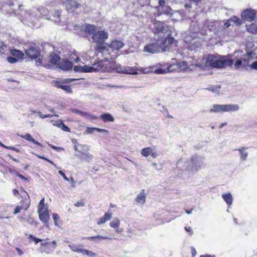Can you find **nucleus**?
<instances>
[{
	"instance_id": "nucleus-60",
	"label": "nucleus",
	"mask_w": 257,
	"mask_h": 257,
	"mask_svg": "<svg viewBox=\"0 0 257 257\" xmlns=\"http://www.w3.org/2000/svg\"><path fill=\"white\" fill-rule=\"evenodd\" d=\"M96 131V127H87L86 132L88 134H92Z\"/></svg>"
},
{
	"instance_id": "nucleus-9",
	"label": "nucleus",
	"mask_w": 257,
	"mask_h": 257,
	"mask_svg": "<svg viewBox=\"0 0 257 257\" xmlns=\"http://www.w3.org/2000/svg\"><path fill=\"white\" fill-rule=\"evenodd\" d=\"M62 5L68 13H73L81 7L78 0H61Z\"/></svg>"
},
{
	"instance_id": "nucleus-5",
	"label": "nucleus",
	"mask_w": 257,
	"mask_h": 257,
	"mask_svg": "<svg viewBox=\"0 0 257 257\" xmlns=\"http://www.w3.org/2000/svg\"><path fill=\"white\" fill-rule=\"evenodd\" d=\"M169 1L150 0L149 4L157 10L155 13L156 16H160L162 15H169L172 9L166 4Z\"/></svg>"
},
{
	"instance_id": "nucleus-38",
	"label": "nucleus",
	"mask_w": 257,
	"mask_h": 257,
	"mask_svg": "<svg viewBox=\"0 0 257 257\" xmlns=\"http://www.w3.org/2000/svg\"><path fill=\"white\" fill-rule=\"evenodd\" d=\"M246 30L247 32L252 34H257V25L254 23L246 25Z\"/></svg>"
},
{
	"instance_id": "nucleus-42",
	"label": "nucleus",
	"mask_w": 257,
	"mask_h": 257,
	"mask_svg": "<svg viewBox=\"0 0 257 257\" xmlns=\"http://www.w3.org/2000/svg\"><path fill=\"white\" fill-rule=\"evenodd\" d=\"M56 86L57 87L61 88L62 89L66 91V92H67L68 93L71 92V88L70 87V86H69L68 85H62V84H60L59 82H57L56 83Z\"/></svg>"
},
{
	"instance_id": "nucleus-63",
	"label": "nucleus",
	"mask_w": 257,
	"mask_h": 257,
	"mask_svg": "<svg viewBox=\"0 0 257 257\" xmlns=\"http://www.w3.org/2000/svg\"><path fill=\"white\" fill-rule=\"evenodd\" d=\"M58 173L59 175H60L65 180L67 181H69V179L68 178L66 175H65V174L62 171H58Z\"/></svg>"
},
{
	"instance_id": "nucleus-59",
	"label": "nucleus",
	"mask_w": 257,
	"mask_h": 257,
	"mask_svg": "<svg viewBox=\"0 0 257 257\" xmlns=\"http://www.w3.org/2000/svg\"><path fill=\"white\" fill-rule=\"evenodd\" d=\"M60 128H61L62 130L67 132H70V128L68 127H67L66 125H65L63 122L62 123V124H60Z\"/></svg>"
},
{
	"instance_id": "nucleus-30",
	"label": "nucleus",
	"mask_w": 257,
	"mask_h": 257,
	"mask_svg": "<svg viewBox=\"0 0 257 257\" xmlns=\"http://www.w3.org/2000/svg\"><path fill=\"white\" fill-rule=\"evenodd\" d=\"M82 29L87 34H94L95 27L92 25H85L82 26Z\"/></svg>"
},
{
	"instance_id": "nucleus-11",
	"label": "nucleus",
	"mask_w": 257,
	"mask_h": 257,
	"mask_svg": "<svg viewBox=\"0 0 257 257\" xmlns=\"http://www.w3.org/2000/svg\"><path fill=\"white\" fill-rule=\"evenodd\" d=\"M256 14V10L252 9H247L242 12L241 17L244 20L251 22L254 20Z\"/></svg>"
},
{
	"instance_id": "nucleus-14",
	"label": "nucleus",
	"mask_w": 257,
	"mask_h": 257,
	"mask_svg": "<svg viewBox=\"0 0 257 257\" xmlns=\"http://www.w3.org/2000/svg\"><path fill=\"white\" fill-rule=\"evenodd\" d=\"M188 69L187 63L186 62H181L177 64H173L168 67V71H185Z\"/></svg>"
},
{
	"instance_id": "nucleus-28",
	"label": "nucleus",
	"mask_w": 257,
	"mask_h": 257,
	"mask_svg": "<svg viewBox=\"0 0 257 257\" xmlns=\"http://www.w3.org/2000/svg\"><path fill=\"white\" fill-rule=\"evenodd\" d=\"M10 52L12 57L17 58L19 60L23 58L24 54L20 50L16 49H11Z\"/></svg>"
},
{
	"instance_id": "nucleus-10",
	"label": "nucleus",
	"mask_w": 257,
	"mask_h": 257,
	"mask_svg": "<svg viewBox=\"0 0 257 257\" xmlns=\"http://www.w3.org/2000/svg\"><path fill=\"white\" fill-rule=\"evenodd\" d=\"M56 241L53 240L52 242H43L41 243L40 250L41 252L47 254L51 253L56 248Z\"/></svg>"
},
{
	"instance_id": "nucleus-37",
	"label": "nucleus",
	"mask_w": 257,
	"mask_h": 257,
	"mask_svg": "<svg viewBox=\"0 0 257 257\" xmlns=\"http://www.w3.org/2000/svg\"><path fill=\"white\" fill-rule=\"evenodd\" d=\"M154 151V149L151 147H147L143 148L141 151V155L145 157H148L149 155H151L152 153V152Z\"/></svg>"
},
{
	"instance_id": "nucleus-31",
	"label": "nucleus",
	"mask_w": 257,
	"mask_h": 257,
	"mask_svg": "<svg viewBox=\"0 0 257 257\" xmlns=\"http://www.w3.org/2000/svg\"><path fill=\"white\" fill-rule=\"evenodd\" d=\"M247 150V148L245 147H241V148L238 149V151L240 154V159L243 161H245L248 156Z\"/></svg>"
},
{
	"instance_id": "nucleus-29",
	"label": "nucleus",
	"mask_w": 257,
	"mask_h": 257,
	"mask_svg": "<svg viewBox=\"0 0 257 257\" xmlns=\"http://www.w3.org/2000/svg\"><path fill=\"white\" fill-rule=\"evenodd\" d=\"M22 17H23L24 21L32 22V23L35 22V18L32 16L31 13L25 12L24 14H22Z\"/></svg>"
},
{
	"instance_id": "nucleus-7",
	"label": "nucleus",
	"mask_w": 257,
	"mask_h": 257,
	"mask_svg": "<svg viewBox=\"0 0 257 257\" xmlns=\"http://www.w3.org/2000/svg\"><path fill=\"white\" fill-rule=\"evenodd\" d=\"M60 62L59 55L55 53H52L47 59L45 58L41 60L40 63L44 67L47 68H50L52 65L58 66V63Z\"/></svg>"
},
{
	"instance_id": "nucleus-52",
	"label": "nucleus",
	"mask_w": 257,
	"mask_h": 257,
	"mask_svg": "<svg viewBox=\"0 0 257 257\" xmlns=\"http://www.w3.org/2000/svg\"><path fill=\"white\" fill-rule=\"evenodd\" d=\"M71 111L74 113H75L78 115H81L82 117H84V115H85V112L81 111L78 109H76L74 108H72L70 109Z\"/></svg>"
},
{
	"instance_id": "nucleus-16",
	"label": "nucleus",
	"mask_w": 257,
	"mask_h": 257,
	"mask_svg": "<svg viewBox=\"0 0 257 257\" xmlns=\"http://www.w3.org/2000/svg\"><path fill=\"white\" fill-rule=\"evenodd\" d=\"M74 70L76 72L90 73L93 72L92 66L87 65L75 66L74 67Z\"/></svg>"
},
{
	"instance_id": "nucleus-4",
	"label": "nucleus",
	"mask_w": 257,
	"mask_h": 257,
	"mask_svg": "<svg viewBox=\"0 0 257 257\" xmlns=\"http://www.w3.org/2000/svg\"><path fill=\"white\" fill-rule=\"evenodd\" d=\"M108 33L105 31H99L93 34L92 39L93 41L98 44L94 47L95 49L99 52L101 53L103 55L106 53L109 54L108 49L103 46L104 42L108 38Z\"/></svg>"
},
{
	"instance_id": "nucleus-40",
	"label": "nucleus",
	"mask_w": 257,
	"mask_h": 257,
	"mask_svg": "<svg viewBox=\"0 0 257 257\" xmlns=\"http://www.w3.org/2000/svg\"><path fill=\"white\" fill-rule=\"evenodd\" d=\"M46 210H48V209L45 206L44 198H43L39 202V205L38 207V212Z\"/></svg>"
},
{
	"instance_id": "nucleus-13",
	"label": "nucleus",
	"mask_w": 257,
	"mask_h": 257,
	"mask_svg": "<svg viewBox=\"0 0 257 257\" xmlns=\"http://www.w3.org/2000/svg\"><path fill=\"white\" fill-rule=\"evenodd\" d=\"M152 23V29L155 34L164 33L166 31L167 27L165 24L163 22L154 20Z\"/></svg>"
},
{
	"instance_id": "nucleus-8",
	"label": "nucleus",
	"mask_w": 257,
	"mask_h": 257,
	"mask_svg": "<svg viewBox=\"0 0 257 257\" xmlns=\"http://www.w3.org/2000/svg\"><path fill=\"white\" fill-rule=\"evenodd\" d=\"M92 67L93 72L96 71H109L111 69V64L109 61L107 60H101L94 63Z\"/></svg>"
},
{
	"instance_id": "nucleus-6",
	"label": "nucleus",
	"mask_w": 257,
	"mask_h": 257,
	"mask_svg": "<svg viewBox=\"0 0 257 257\" xmlns=\"http://www.w3.org/2000/svg\"><path fill=\"white\" fill-rule=\"evenodd\" d=\"M239 109L237 104H214L210 111L212 112H223L229 111H235Z\"/></svg>"
},
{
	"instance_id": "nucleus-21",
	"label": "nucleus",
	"mask_w": 257,
	"mask_h": 257,
	"mask_svg": "<svg viewBox=\"0 0 257 257\" xmlns=\"http://www.w3.org/2000/svg\"><path fill=\"white\" fill-rule=\"evenodd\" d=\"M120 220L119 219L116 217L113 218V219L110 222L109 225L111 227L115 229V232L117 233H120L122 231V229H119L120 226Z\"/></svg>"
},
{
	"instance_id": "nucleus-50",
	"label": "nucleus",
	"mask_w": 257,
	"mask_h": 257,
	"mask_svg": "<svg viewBox=\"0 0 257 257\" xmlns=\"http://www.w3.org/2000/svg\"><path fill=\"white\" fill-rule=\"evenodd\" d=\"M115 69L116 71L120 73H124L125 67H122L120 65H116L115 66Z\"/></svg>"
},
{
	"instance_id": "nucleus-54",
	"label": "nucleus",
	"mask_w": 257,
	"mask_h": 257,
	"mask_svg": "<svg viewBox=\"0 0 257 257\" xmlns=\"http://www.w3.org/2000/svg\"><path fill=\"white\" fill-rule=\"evenodd\" d=\"M61 12V11L59 10L55 11L54 13L53 17L54 18H56L58 20H59V17L60 16ZM54 21L55 22H60L59 20H55Z\"/></svg>"
},
{
	"instance_id": "nucleus-53",
	"label": "nucleus",
	"mask_w": 257,
	"mask_h": 257,
	"mask_svg": "<svg viewBox=\"0 0 257 257\" xmlns=\"http://www.w3.org/2000/svg\"><path fill=\"white\" fill-rule=\"evenodd\" d=\"M84 117L88 118L90 120H94L97 119L98 117L94 115L85 112V115H84Z\"/></svg>"
},
{
	"instance_id": "nucleus-47",
	"label": "nucleus",
	"mask_w": 257,
	"mask_h": 257,
	"mask_svg": "<svg viewBox=\"0 0 257 257\" xmlns=\"http://www.w3.org/2000/svg\"><path fill=\"white\" fill-rule=\"evenodd\" d=\"M38 10L39 11V12H40L41 15H42V16H47V14L48 13V11L47 9H46L44 7L39 8L38 9Z\"/></svg>"
},
{
	"instance_id": "nucleus-24",
	"label": "nucleus",
	"mask_w": 257,
	"mask_h": 257,
	"mask_svg": "<svg viewBox=\"0 0 257 257\" xmlns=\"http://www.w3.org/2000/svg\"><path fill=\"white\" fill-rule=\"evenodd\" d=\"M241 21L237 17L234 16L231 18L229 20H227L224 24V28H228L232 24H235L236 25H239L241 24Z\"/></svg>"
},
{
	"instance_id": "nucleus-1",
	"label": "nucleus",
	"mask_w": 257,
	"mask_h": 257,
	"mask_svg": "<svg viewBox=\"0 0 257 257\" xmlns=\"http://www.w3.org/2000/svg\"><path fill=\"white\" fill-rule=\"evenodd\" d=\"M182 164L185 170L191 174L197 173L200 170L204 168L206 166L204 157L198 155L192 156L186 161L180 160L178 163L179 167Z\"/></svg>"
},
{
	"instance_id": "nucleus-45",
	"label": "nucleus",
	"mask_w": 257,
	"mask_h": 257,
	"mask_svg": "<svg viewBox=\"0 0 257 257\" xmlns=\"http://www.w3.org/2000/svg\"><path fill=\"white\" fill-rule=\"evenodd\" d=\"M85 238H86L88 240H93L96 238H98L99 239H111V238H110L108 236H104L100 235H98L97 236H88L86 237Z\"/></svg>"
},
{
	"instance_id": "nucleus-23",
	"label": "nucleus",
	"mask_w": 257,
	"mask_h": 257,
	"mask_svg": "<svg viewBox=\"0 0 257 257\" xmlns=\"http://www.w3.org/2000/svg\"><path fill=\"white\" fill-rule=\"evenodd\" d=\"M146 194L145 189H142L141 192L137 196L135 201L140 204L143 205L146 202Z\"/></svg>"
},
{
	"instance_id": "nucleus-49",
	"label": "nucleus",
	"mask_w": 257,
	"mask_h": 257,
	"mask_svg": "<svg viewBox=\"0 0 257 257\" xmlns=\"http://www.w3.org/2000/svg\"><path fill=\"white\" fill-rule=\"evenodd\" d=\"M7 61L11 64H14L17 62L19 60L18 58L13 57L12 56H9L7 58Z\"/></svg>"
},
{
	"instance_id": "nucleus-27",
	"label": "nucleus",
	"mask_w": 257,
	"mask_h": 257,
	"mask_svg": "<svg viewBox=\"0 0 257 257\" xmlns=\"http://www.w3.org/2000/svg\"><path fill=\"white\" fill-rule=\"evenodd\" d=\"M38 213L40 220L43 223H46L49 219L48 211L46 210L42 212H38Z\"/></svg>"
},
{
	"instance_id": "nucleus-39",
	"label": "nucleus",
	"mask_w": 257,
	"mask_h": 257,
	"mask_svg": "<svg viewBox=\"0 0 257 257\" xmlns=\"http://www.w3.org/2000/svg\"><path fill=\"white\" fill-rule=\"evenodd\" d=\"M190 30L194 33H198L200 32L201 28L196 22H192L190 27Z\"/></svg>"
},
{
	"instance_id": "nucleus-46",
	"label": "nucleus",
	"mask_w": 257,
	"mask_h": 257,
	"mask_svg": "<svg viewBox=\"0 0 257 257\" xmlns=\"http://www.w3.org/2000/svg\"><path fill=\"white\" fill-rule=\"evenodd\" d=\"M78 146L81 150L79 151L80 154H81V152H87L90 150L89 147L86 145L78 144Z\"/></svg>"
},
{
	"instance_id": "nucleus-51",
	"label": "nucleus",
	"mask_w": 257,
	"mask_h": 257,
	"mask_svg": "<svg viewBox=\"0 0 257 257\" xmlns=\"http://www.w3.org/2000/svg\"><path fill=\"white\" fill-rule=\"evenodd\" d=\"M39 116L41 118H45L48 117H52L53 116L58 117V115L57 114H43L41 112H39Z\"/></svg>"
},
{
	"instance_id": "nucleus-56",
	"label": "nucleus",
	"mask_w": 257,
	"mask_h": 257,
	"mask_svg": "<svg viewBox=\"0 0 257 257\" xmlns=\"http://www.w3.org/2000/svg\"><path fill=\"white\" fill-rule=\"evenodd\" d=\"M168 71H168V68L167 69V70L163 69H157L155 70V73L156 74H165Z\"/></svg>"
},
{
	"instance_id": "nucleus-19",
	"label": "nucleus",
	"mask_w": 257,
	"mask_h": 257,
	"mask_svg": "<svg viewBox=\"0 0 257 257\" xmlns=\"http://www.w3.org/2000/svg\"><path fill=\"white\" fill-rule=\"evenodd\" d=\"M124 46V43L120 40H115L111 42L109 45V48L112 51H118Z\"/></svg>"
},
{
	"instance_id": "nucleus-34",
	"label": "nucleus",
	"mask_w": 257,
	"mask_h": 257,
	"mask_svg": "<svg viewBox=\"0 0 257 257\" xmlns=\"http://www.w3.org/2000/svg\"><path fill=\"white\" fill-rule=\"evenodd\" d=\"M22 138L25 139L27 141L32 142L33 143L42 146V145L38 142L35 141L29 134H26L25 135L20 136Z\"/></svg>"
},
{
	"instance_id": "nucleus-64",
	"label": "nucleus",
	"mask_w": 257,
	"mask_h": 257,
	"mask_svg": "<svg viewBox=\"0 0 257 257\" xmlns=\"http://www.w3.org/2000/svg\"><path fill=\"white\" fill-rule=\"evenodd\" d=\"M208 22H206L205 23V24L204 25V26H203V29H208L209 31H211V30L213 28V26L211 25V26H209L208 25Z\"/></svg>"
},
{
	"instance_id": "nucleus-3",
	"label": "nucleus",
	"mask_w": 257,
	"mask_h": 257,
	"mask_svg": "<svg viewBox=\"0 0 257 257\" xmlns=\"http://www.w3.org/2000/svg\"><path fill=\"white\" fill-rule=\"evenodd\" d=\"M255 53L247 52L245 54L241 55L240 58L236 60L233 67L235 69H239L241 67L246 69L249 67L252 69L257 70V61L253 60L256 58Z\"/></svg>"
},
{
	"instance_id": "nucleus-62",
	"label": "nucleus",
	"mask_w": 257,
	"mask_h": 257,
	"mask_svg": "<svg viewBox=\"0 0 257 257\" xmlns=\"http://www.w3.org/2000/svg\"><path fill=\"white\" fill-rule=\"evenodd\" d=\"M7 45L5 44L3 42H0V52L3 51H5L7 48Z\"/></svg>"
},
{
	"instance_id": "nucleus-12",
	"label": "nucleus",
	"mask_w": 257,
	"mask_h": 257,
	"mask_svg": "<svg viewBox=\"0 0 257 257\" xmlns=\"http://www.w3.org/2000/svg\"><path fill=\"white\" fill-rule=\"evenodd\" d=\"M174 40V38L167 36L164 39L158 40L157 42L159 48H161L163 51H165L167 50L168 48L173 43Z\"/></svg>"
},
{
	"instance_id": "nucleus-44",
	"label": "nucleus",
	"mask_w": 257,
	"mask_h": 257,
	"mask_svg": "<svg viewBox=\"0 0 257 257\" xmlns=\"http://www.w3.org/2000/svg\"><path fill=\"white\" fill-rule=\"evenodd\" d=\"M80 253L88 256H95L97 255L95 252L83 248H82Z\"/></svg>"
},
{
	"instance_id": "nucleus-20",
	"label": "nucleus",
	"mask_w": 257,
	"mask_h": 257,
	"mask_svg": "<svg viewBox=\"0 0 257 257\" xmlns=\"http://www.w3.org/2000/svg\"><path fill=\"white\" fill-rule=\"evenodd\" d=\"M124 73L129 74H138L140 73H144L141 68H138L135 67H125Z\"/></svg>"
},
{
	"instance_id": "nucleus-43",
	"label": "nucleus",
	"mask_w": 257,
	"mask_h": 257,
	"mask_svg": "<svg viewBox=\"0 0 257 257\" xmlns=\"http://www.w3.org/2000/svg\"><path fill=\"white\" fill-rule=\"evenodd\" d=\"M80 253L88 256H95L97 255L95 252L83 248H82Z\"/></svg>"
},
{
	"instance_id": "nucleus-36",
	"label": "nucleus",
	"mask_w": 257,
	"mask_h": 257,
	"mask_svg": "<svg viewBox=\"0 0 257 257\" xmlns=\"http://www.w3.org/2000/svg\"><path fill=\"white\" fill-rule=\"evenodd\" d=\"M222 197L227 204L230 205L232 204V197L230 193L222 194Z\"/></svg>"
},
{
	"instance_id": "nucleus-48",
	"label": "nucleus",
	"mask_w": 257,
	"mask_h": 257,
	"mask_svg": "<svg viewBox=\"0 0 257 257\" xmlns=\"http://www.w3.org/2000/svg\"><path fill=\"white\" fill-rule=\"evenodd\" d=\"M29 224L32 225V226H34L35 227H37V223L36 222H35L33 218H27L26 219V221Z\"/></svg>"
},
{
	"instance_id": "nucleus-17",
	"label": "nucleus",
	"mask_w": 257,
	"mask_h": 257,
	"mask_svg": "<svg viewBox=\"0 0 257 257\" xmlns=\"http://www.w3.org/2000/svg\"><path fill=\"white\" fill-rule=\"evenodd\" d=\"M26 54L32 58H37L40 54V51L35 47H31L26 50Z\"/></svg>"
},
{
	"instance_id": "nucleus-41",
	"label": "nucleus",
	"mask_w": 257,
	"mask_h": 257,
	"mask_svg": "<svg viewBox=\"0 0 257 257\" xmlns=\"http://www.w3.org/2000/svg\"><path fill=\"white\" fill-rule=\"evenodd\" d=\"M53 219L54 221L55 226L60 227L62 225L61 221L59 219V217L57 214L53 213L52 215Z\"/></svg>"
},
{
	"instance_id": "nucleus-35",
	"label": "nucleus",
	"mask_w": 257,
	"mask_h": 257,
	"mask_svg": "<svg viewBox=\"0 0 257 257\" xmlns=\"http://www.w3.org/2000/svg\"><path fill=\"white\" fill-rule=\"evenodd\" d=\"M100 117L105 122H113L114 119L112 115L110 113H105L100 115Z\"/></svg>"
},
{
	"instance_id": "nucleus-22",
	"label": "nucleus",
	"mask_w": 257,
	"mask_h": 257,
	"mask_svg": "<svg viewBox=\"0 0 257 257\" xmlns=\"http://www.w3.org/2000/svg\"><path fill=\"white\" fill-rule=\"evenodd\" d=\"M58 66L62 70L67 71L72 68V63L70 61L67 60H62L58 63Z\"/></svg>"
},
{
	"instance_id": "nucleus-32",
	"label": "nucleus",
	"mask_w": 257,
	"mask_h": 257,
	"mask_svg": "<svg viewBox=\"0 0 257 257\" xmlns=\"http://www.w3.org/2000/svg\"><path fill=\"white\" fill-rule=\"evenodd\" d=\"M169 15H171L172 19L175 21H179L183 19L182 14L180 11H175Z\"/></svg>"
},
{
	"instance_id": "nucleus-61",
	"label": "nucleus",
	"mask_w": 257,
	"mask_h": 257,
	"mask_svg": "<svg viewBox=\"0 0 257 257\" xmlns=\"http://www.w3.org/2000/svg\"><path fill=\"white\" fill-rule=\"evenodd\" d=\"M85 205V203L83 201L81 200L75 203L74 206L77 207H83Z\"/></svg>"
},
{
	"instance_id": "nucleus-15",
	"label": "nucleus",
	"mask_w": 257,
	"mask_h": 257,
	"mask_svg": "<svg viewBox=\"0 0 257 257\" xmlns=\"http://www.w3.org/2000/svg\"><path fill=\"white\" fill-rule=\"evenodd\" d=\"M145 52L154 54L159 52V47L158 43H151L146 45L144 47Z\"/></svg>"
},
{
	"instance_id": "nucleus-55",
	"label": "nucleus",
	"mask_w": 257,
	"mask_h": 257,
	"mask_svg": "<svg viewBox=\"0 0 257 257\" xmlns=\"http://www.w3.org/2000/svg\"><path fill=\"white\" fill-rule=\"evenodd\" d=\"M29 238L32 239L35 244H37L38 242L42 241V239L38 238L31 234L29 235Z\"/></svg>"
},
{
	"instance_id": "nucleus-2",
	"label": "nucleus",
	"mask_w": 257,
	"mask_h": 257,
	"mask_svg": "<svg viewBox=\"0 0 257 257\" xmlns=\"http://www.w3.org/2000/svg\"><path fill=\"white\" fill-rule=\"evenodd\" d=\"M233 60L226 56H215L209 55L206 58L205 64H198L203 69L211 66L216 68H223L227 67H232Z\"/></svg>"
},
{
	"instance_id": "nucleus-57",
	"label": "nucleus",
	"mask_w": 257,
	"mask_h": 257,
	"mask_svg": "<svg viewBox=\"0 0 257 257\" xmlns=\"http://www.w3.org/2000/svg\"><path fill=\"white\" fill-rule=\"evenodd\" d=\"M50 122L52 123V124L54 126H56L59 128L60 127V124H62V121L61 120H57V121H54V120H50Z\"/></svg>"
},
{
	"instance_id": "nucleus-25",
	"label": "nucleus",
	"mask_w": 257,
	"mask_h": 257,
	"mask_svg": "<svg viewBox=\"0 0 257 257\" xmlns=\"http://www.w3.org/2000/svg\"><path fill=\"white\" fill-rule=\"evenodd\" d=\"M23 202H24L23 205L18 206L15 208L14 212V214L19 213L22 210L26 211L29 208L30 206V201L29 200H24Z\"/></svg>"
},
{
	"instance_id": "nucleus-18",
	"label": "nucleus",
	"mask_w": 257,
	"mask_h": 257,
	"mask_svg": "<svg viewBox=\"0 0 257 257\" xmlns=\"http://www.w3.org/2000/svg\"><path fill=\"white\" fill-rule=\"evenodd\" d=\"M75 156L79 157L82 161H84L88 163L92 162L93 159V155L88 152H81L80 155H75Z\"/></svg>"
},
{
	"instance_id": "nucleus-26",
	"label": "nucleus",
	"mask_w": 257,
	"mask_h": 257,
	"mask_svg": "<svg viewBox=\"0 0 257 257\" xmlns=\"http://www.w3.org/2000/svg\"><path fill=\"white\" fill-rule=\"evenodd\" d=\"M111 216L112 214L111 213H105L103 217H100L97 219V224L100 225L105 223L111 219Z\"/></svg>"
},
{
	"instance_id": "nucleus-58",
	"label": "nucleus",
	"mask_w": 257,
	"mask_h": 257,
	"mask_svg": "<svg viewBox=\"0 0 257 257\" xmlns=\"http://www.w3.org/2000/svg\"><path fill=\"white\" fill-rule=\"evenodd\" d=\"M205 60L206 58H203L202 60H201V61L196 64L194 66L196 68H199L200 69H203V68H201L198 64H205Z\"/></svg>"
},
{
	"instance_id": "nucleus-33",
	"label": "nucleus",
	"mask_w": 257,
	"mask_h": 257,
	"mask_svg": "<svg viewBox=\"0 0 257 257\" xmlns=\"http://www.w3.org/2000/svg\"><path fill=\"white\" fill-rule=\"evenodd\" d=\"M81 245L77 244L75 243H71L68 244V247L70 248V249L74 252L80 253L82 248H81Z\"/></svg>"
}]
</instances>
